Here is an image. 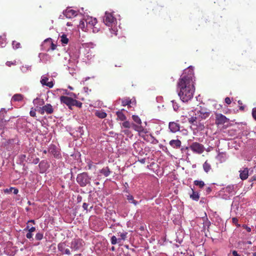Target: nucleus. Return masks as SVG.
I'll return each instance as SVG.
<instances>
[{
  "instance_id": "nucleus-24",
  "label": "nucleus",
  "mask_w": 256,
  "mask_h": 256,
  "mask_svg": "<svg viewBox=\"0 0 256 256\" xmlns=\"http://www.w3.org/2000/svg\"><path fill=\"white\" fill-rule=\"evenodd\" d=\"M130 128H132L134 130L138 132H142L143 130V128L142 126L137 125L136 124L134 123H131Z\"/></svg>"
},
{
  "instance_id": "nucleus-7",
  "label": "nucleus",
  "mask_w": 256,
  "mask_h": 256,
  "mask_svg": "<svg viewBox=\"0 0 256 256\" xmlns=\"http://www.w3.org/2000/svg\"><path fill=\"white\" fill-rule=\"evenodd\" d=\"M37 110L41 114H44V112H46L47 114H49L53 113L54 108L50 104H47L42 107H40Z\"/></svg>"
},
{
  "instance_id": "nucleus-63",
  "label": "nucleus",
  "mask_w": 256,
  "mask_h": 256,
  "mask_svg": "<svg viewBox=\"0 0 256 256\" xmlns=\"http://www.w3.org/2000/svg\"><path fill=\"white\" fill-rule=\"evenodd\" d=\"M96 185H98V184H99V182H96Z\"/></svg>"
},
{
  "instance_id": "nucleus-29",
  "label": "nucleus",
  "mask_w": 256,
  "mask_h": 256,
  "mask_svg": "<svg viewBox=\"0 0 256 256\" xmlns=\"http://www.w3.org/2000/svg\"><path fill=\"white\" fill-rule=\"evenodd\" d=\"M50 152L54 155V158H59V154L57 153L56 148L54 146L53 148L51 147L50 149Z\"/></svg>"
},
{
  "instance_id": "nucleus-53",
  "label": "nucleus",
  "mask_w": 256,
  "mask_h": 256,
  "mask_svg": "<svg viewBox=\"0 0 256 256\" xmlns=\"http://www.w3.org/2000/svg\"><path fill=\"white\" fill-rule=\"evenodd\" d=\"M140 162L142 163V164H144L145 162V159L144 158H142V160H140Z\"/></svg>"
},
{
  "instance_id": "nucleus-19",
  "label": "nucleus",
  "mask_w": 256,
  "mask_h": 256,
  "mask_svg": "<svg viewBox=\"0 0 256 256\" xmlns=\"http://www.w3.org/2000/svg\"><path fill=\"white\" fill-rule=\"evenodd\" d=\"M24 99V96L20 94H16L13 96L12 100L13 102H20Z\"/></svg>"
},
{
  "instance_id": "nucleus-47",
  "label": "nucleus",
  "mask_w": 256,
  "mask_h": 256,
  "mask_svg": "<svg viewBox=\"0 0 256 256\" xmlns=\"http://www.w3.org/2000/svg\"><path fill=\"white\" fill-rule=\"evenodd\" d=\"M242 227L245 228L248 232H251V228L249 226H248L246 225H243Z\"/></svg>"
},
{
  "instance_id": "nucleus-39",
  "label": "nucleus",
  "mask_w": 256,
  "mask_h": 256,
  "mask_svg": "<svg viewBox=\"0 0 256 256\" xmlns=\"http://www.w3.org/2000/svg\"><path fill=\"white\" fill-rule=\"evenodd\" d=\"M36 109H34L33 108H32L30 112V114L31 116H32V117H35L36 116Z\"/></svg>"
},
{
  "instance_id": "nucleus-42",
  "label": "nucleus",
  "mask_w": 256,
  "mask_h": 256,
  "mask_svg": "<svg viewBox=\"0 0 256 256\" xmlns=\"http://www.w3.org/2000/svg\"><path fill=\"white\" fill-rule=\"evenodd\" d=\"M36 102H38L40 105L43 104H44V101L42 100H40L39 98H36L34 100V103H36Z\"/></svg>"
},
{
  "instance_id": "nucleus-45",
  "label": "nucleus",
  "mask_w": 256,
  "mask_h": 256,
  "mask_svg": "<svg viewBox=\"0 0 256 256\" xmlns=\"http://www.w3.org/2000/svg\"><path fill=\"white\" fill-rule=\"evenodd\" d=\"M225 102L226 104H231L232 102V101H231V100L230 99V98L228 97H226V98H225Z\"/></svg>"
},
{
  "instance_id": "nucleus-52",
  "label": "nucleus",
  "mask_w": 256,
  "mask_h": 256,
  "mask_svg": "<svg viewBox=\"0 0 256 256\" xmlns=\"http://www.w3.org/2000/svg\"><path fill=\"white\" fill-rule=\"evenodd\" d=\"M84 22L80 21V26L81 28H82L84 26Z\"/></svg>"
},
{
  "instance_id": "nucleus-37",
  "label": "nucleus",
  "mask_w": 256,
  "mask_h": 256,
  "mask_svg": "<svg viewBox=\"0 0 256 256\" xmlns=\"http://www.w3.org/2000/svg\"><path fill=\"white\" fill-rule=\"evenodd\" d=\"M43 234L42 233H37L36 236V239L38 240H40L42 239L43 238Z\"/></svg>"
},
{
  "instance_id": "nucleus-18",
  "label": "nucleus",
  "mask_w": 256,
  "mask_h": 256,
  "mask_svg": "<svg viewBox=\"0 0 256 256\" xmlns=\"http://www.w3.org/2000/svg\"><path fill=\"white\" fill-rule=\"evenodd\" d=\"M99 172L104 176L107 177L110 176L111 173V171L108 166H106L100 170H99Z\"/></svg>"
},
{
  "instance_id": "nucleus-58",
  "label": "nucleus",
  "mask_w": 256,
  "mask_h": 256,
  "mask_svg": "<svg viewBox=\"0 0 256 256\" xmlns=\"http://www.w3.org/2000/svg\"><path fill=\"white\" fill-rule=\"evenodd\" d=\"M111 250L112 251H114L115 250V248L114 246H112V248H111Z\"/></svg>"
},
{
  "instance_id": "nucleus-49",
  "label": "nucleus",
  "mask_w": 256,
  "mask_h": 256,
  "mask_svg": "<svg viewBox=\"0 0 256 256\" xmlns=\"http://www.w3.org/2000/svg\"><path fill=\"white\" fill-rule=\"evenodd\" d=\"M232 221L233 223L236 224L238 223V220L236 218H232Z\"/></svg>"
},
{
  "instance_id": "nucleus-61",
  "label": "nucleus",
  "mask_w": 256,
  "mask_h": 256,
  "mask_svg": "<svg viewBox=\"0 0 256 256\" xmlns=\"http://www.w3.org/2000/svg\"><path fill=\"white\" fill-rule=\"evenodd\" d=\"M248 244H252V242H250V241H248Z\"/></svg>"
},
{
  "instance_id": "nucleus-22",
  "label": "nucleus",
  "mask_w": 256,
  "mask_h": 256,
  "mask_svg": "<svg viewBox=\"0 0 256 256\" xmlns=\"http://www.w3.org/2000/svg\"><path fill=\"white\" fill-rule=\"evenodd\" d=\"M202 166H203L204 171L206 173L210 171V170L212 169L211 165H210V163L208 162L207 160L204 162Z\"/></svg>"
},
{
  "instance_id": "nucleus-14",
  "label": "nucleus",
  "mask_w": 256,
  "mask_h": 256,
  "mask_svg": "<svg viewBox=\"0 0 256 256\" xmlns=\"http://www.w3.org/2000/svg\"><path fill=\"white\" fill-rule=\"evenodd\" d=\"M169 144L172 148L175 149H179L182 146V142L178 139L170 140Z\"/></svg>"
},
{
  "instance_id": "nucleus-34",
  "label": "nucleus",
  "mask_w": 256,
  "mask_h": 256,
  "mask_svg": "<svg viewBox=\"0 0 256 256\" xmlns=\"http://www.w3.org/2000/svg\"><path fill=\"white\" fill-rule=\"evenodd\" d=\"M72 106H76L78 108H81L82 107V104L80 101H78L75 99L74 100Z\"/></svg>"
},
{
  "instance_id": "nucleus-40",
  "label": "nucleus",
  "mask_w": 256,
  "mask_h": 256,
  "mask_svg": "<svg viewBox=\"0 0 256 256\" xmlns=\"http://www.w3.org/2000/svg\"><path fill=\"white\" fill-rule=\"evenodd\" d=\"M28 230V231L30 232H32L36 230V228L35 227H32L30 228V226H27L26 228L24 229L25 230Z\"/></svg>"
},
{
  "instance_id": "nucleus-11",
  "label": "nucleus",
  "mask_w": 256,
  "mask_h": 256,
  "mask_svg": "<svg viewBox=\"0 0 256 256\" xmlns=\"http://www.w3.org/2000/svg\"><path fill=\"white\" fill-rule=\"evenodd\" d=\"M86 22L88 24H89L90 26H93V32H96L98 31V29L94 27L95 25L97 24V20L96 18H88L86 20Z\"/></svg>"
},
{
  "instance_id": "nucleus-43",
  "label": "nucleus",
  "mask_w": 256,
  "mask_h": 256,
  "mask_svg": "<svg viewBox=\"0 0 256 256\" xmlns=\"http://www.w3.org/2000/svg\"><path fill=\"white\" fill-rule=\"evenodd\" d=\"M14 189V188L11 187L10 188H6L4 190V193H10L12 192V190Z\"/></svg>"
},
{
  "instance_id": "nucleus-48",
  "label": "nucleus",
  "mask_w": 256,
  "mask_h": 256,
  "mask_svg": "<svg viewBox=\"0 0 256 256\" xmlns=\"http://www.w3.org/2000/svg\"><path fill=\"white\" fill-rule=\"evenodd\" d=\"M82 208L84 210H86L87 211L88 208V204L86 202H84L82 204Z\"/></svg>"
},
{
  "instance_id": "nucleus-51",
  "label": "nucleus",
  "mask_w": 256,
  "mask_h": 256,
  "mask_svg": "<svg viewBox=\"0 0 256 256\" xmlns=\"http://www.w3.org/2000/svg\"><path fill=\"white\" fill-rule=\"evenodd\" d=\"M12 190H14L13 192H14V194H18V189L14 188V189Z\"/></svg>"
},
{
  "instance_id": "nucleus-20",
  "label": "nucleus",
  "mask_w": 256,
  "mask_h": 256,
  "mask_svg": "<svg viewBox=\"0 0 256 256\" xmlns=\"http://www.w3.org/2000/svg\"><path fill=\"white\" fill-rule=\"evenodd\" d=\"M44 42V44H49L50 46V49L52 50H54L57 46L56 44H54L52 42V40L50 38H48L45 40Z\"/></svg>"
},
{
  "instance_id": "nucleus-38",
  "label": "nucleus",
  "mask_w": 256,
  "mask_h": 256,
  "mask_svg": "<svg viewBox=\"0 0 256 256\" xmlns=\"http://www.w3.org/2000/svg\"><path fill=\"white\" fill-rule=\"evenodd\" d=\"M6 64L8 66H12L16 65V60H14V62L8 61Z\"/></svg>"
},
{
  "instance_id": "nucleus-9",
  "label": "nucleus",
  "mask_w": 256,
  "mask_h": 256,
  "mask_svg": "<svg viewBox=\"0 0 256 256\" xmlns=\"http://www.w3.org/2000/svg\"><path fill=\"white\" fill-rule=\"evenodd\" d=\"M74 100V98L67 96H62L60 97V101L61 103L66 104L70 110H72Z\"/></svg>"
},
{
  "instance_id": "nucleus-32",
  "label": "nucleus",
  "mask_w": 256,
  "mask_h": 256,
  "mask_svg": "<svg viewBox=\"0 0 256 256\" xmlns=\"http://www.w3.org/2000/svg\"><path fill=\"white\" fill-rule=\"evenodd\" d=\"M131 102V100L129 98L124 99L122 101V106H130Z\"/></svg>"
},
{
  "instance_id": "nucleus-59",
  "label": "nucleus",
  "mask_w": 256,
  "mask_h": 256,
  "mask_svg": "<svg viewBox=\"0 0 256 256\" xmlns=\"http://www.w3.org/2000/svg\"><path fill=\"white\" fill-rule=\"evenodd\" d=\"M138 144L134 143V148H136V146H138Z\"/></svg>"
},
{
  "instance_id": "nucleus-26",
  "label": "nucleus",
  "mask_w": 256,
  "mask_h": 256,
  "mask_svg": "<svg viewBox=\"0 0 256 256\" xmlns=\"http://www.w3.org/2000/svg\"><path fill=\"white\" fill-rule=\"evenodd\" d=\"M95 114L98 118H105L107 116V114L105 112L102 111H97L96 112Z\"/></svg>"
},
{
  "instance_id": "nucleus-31",
  "label": "nucleus",
  "mask_w": 256,
  "mask_h": 256,
  "mask_svg": "<svg viewBox=\"0 0 256 256\" xmlns=\"http://www.w3.org/2000/svg\"><path fill=\"white\" fill-rule=\"evenodd\" d=\"M194 185L198 186L200 188H202L205 185L204 182L202 180H196L194 181Z\"/></svg>"
},
{
  "instance_id": "nucleus-8",
  "label": "nucleus",
  "mask_w": 256,
  "mask_h": 256,
  "mask_svg": "<svg viewBox=\"0 0 256 256\" xmlns=\"http://www.w3.org/2000/svg\"><path fill=\"white\" fill-rule=\"evenodd\" d=\"M84 242L80 238L74 239L71 242V248L74 250L81 248L84 246Z\"/></svg>"
},
{
  "instance_id": "nucleus-25",
  "label": "nucleus",
  "mask_w": 256,
  "mask_h": 256,
  "mask_svg": "<svg viewBox=\"0 0 256 256\" xmlns=\"http://www.w3.org/2000/svg\"><path fill=\"white\" fill-rule=\"evenodd\" d=\"M226 154L223 152H220L216 156V158L219 160V162L222 163L224 162L226 160Z\"/></svg>"
},
{
  "instance_id": "nucleus-57",
  "label": "nucleus",
  "mask_w": 256,
  "mask_h": 256,
  "mask_svg": "<svg viewBox=\"0 0 256 256\" xmlns=\"http://www.w3.org/2000/svg\"><path fill=\"white\" fill-rule=\"evenodd\" d=\"M238 104L240 105L242 104V102L241 100H238Z\"/></svg>"
},
{
  "instance_id": "nucleus-50",
  "label": "nucleus",
  "mask_w": 256,
  "mask_h": 256,
  "mask_svg": "<svg viewBox=\"0 0 256 256\" xmlns=\"http://www.w3.org/2000/svg\"><path fill=\"white\" fill-rule=\"evenodd\" d=\"M232 254L234 256H240L238 254L236 250H233Z\"/></svg>"
},
{
  "instance_id": "nucleus-1",
  "label": "nucleus",
  "mask_w": 256,
  "mask_h": 256,
  "mask_svg": "<svg viewBox=\"0 0 256 256\" xmlns=\"http://www.w3.org/2000/svg\"><path fill=\"white\" fill-rule=\"evenodd\" d=\"M194 70L188 68L186 69L178 82L179 90L178 94L183 102L191 100L195 91L194 82L195 80Z\"/></svg>"
},
{
  "instance_id": "nucleus-27",
  "label": "nucleus",
  "mask_w": 256,
  "mask_h": 256,
  "mask_svg": "<svg viewBox=\"0 0 256 256\" xmlns=\"http://www.w3.org/2000/svg\"><path fill=\"white\" fill-rule=\"evenodd\" d=\"M132 118L137 125L142 126V120L138 116L133 115Z\"/></svg>"
},
{
  "instance_id": "nucleus-5",
  "label": "nucleus",
  "mask_w": 256,
  "mask_h": 256,
  "mask_svg": "<svg viewBox=\"0 0 256 256\" xmlns=\"http://www.w3.org/2000/svg\"><path fill=\"white\" fill-rule=\"evenodd\" d=\"M190 150L194 153L201 154L204 151V146L198 142H192L190 146Z\"/></svg>"
},
{
  "instance_id": "nucleus-35",
  "label": "nucleus",
  "mask_w": 256,
  "mask_h": 256,
  "mask_svg": "<svg viewBox=\"0 0 256 256\" xmlns=\"http://www.w3.org/2000/svg\"><path fill=\"white\" fill-rule=\"evenodd\" d=\"M122 126L125 128H130L131 127V123L128 121H125L122 122Z\"/></svg>"
},
{
  "instance_id": "nucleus-3",
  "label": "nucleus",
  "mask_w": 256,
  "mask_h": 256,
  "mask_svg": "<svg viewBox=\"0 0 256 256\" xmlns=\"http://www.w3.org/2000/svg\"><path fill=\"white\" fill-rule=\"evenodd\" d=\"M91 178L86 172H82L78 175L76 181L80 186L84 187L90 184Z\"/></svg>"
},
{
  "instance_id": "nucleus-56",
  "label": "nucleus",
  "mask_w": 256,
  "mask_h": 256,
  "mask_svg": "<svg viewBox=\"0 0 256 256\" xmlns=\"http://www.w3.org/2000/svg\"><path fill=\"white\" fill-rule=\"evenodd\" d=\"M211 190H212L210 188L208 187L207 188L206 191L208 192H211Z\"/></svg>"
},
{
  "instance_id": "nucleus-12",
  "label": "nucleus",
  "mask_w": 256,
  "mask_h": 256,
  "mask_svg": "<svg viewBox=\"0 0 256 256\" xmlns=\"http://www.w3.org/2000/svg\"><path fill=\"white\" fill-rule=\"evenodd\" d=\"M66 244L64 242H61L58 244V248L59 251L62 254H65L68 255L70 254V252L68 248H66Z\"/></svg>"
},
{
  "instance_id": "nucleus-4",
  "label": "nucleus",
  "mask_w": 256,
  "mask_h": 256,
  "mask_svg": "<svg viewBox=\"0 0 256 256\" xmlns=\"http://www.w3.org/2000/svg\"><path fill=\"white\" fill-rule=\"evenodd\" d=\"M116 22V19L110 12H106L104 18V22L106 25L108 26H112L113 24Z\"/></svg>"
},
{
  "instance_id": "nucleus-41",
  "label": "nucleus",
  "mask_w": 256,
  "mask_h": 256,
  "mask_svg": "<svg viewBox=\"0 0 256 256\" xmlns=\"http://www.w3.org/2000/svg\"><path fill=\"white\" fill-rule=\"evenodd\" d=\"M127 234H128V232H126L121 234H120V236L121 238L120 239H121V240H124L126 238Z\"/></svg>"
},
{
  "instance_id": "nucleus-60",
  "label": "nucleus",
  "mask_w": 256,
  "mask_h": 256,
  "mask_svg": "<svg viewBox=\"0 0 256 256\" xmlns=\"http://www.w3.org/2000/svg\"><path fill=\"white\" fill-rule=\"evenodd\" d=\"M253 256H256V252H254L252 254Z\"/></svg>"
},
{
  "instance_id": "nucleus-21",
  "label": "nucleus",
  "mask_w": 256,
  "mask_h": 256,
  "mask_svg": "<svg viewBox=\"0 0 256 256\" xmlns=\"http://www.w3.org/2000/svg\"><path fill=\"white\" fill-rule=\"evenodd\" d=\"M124 110V109H122L121 110L118 111L116 112L118 119L121 121H124L126 120V116L122 112V110Z\"/></svg>"
},
{
  "instance_id": "nucleus-46",
  "label": "nucleus",
  "mask_w": 256,
  "mask_h": 256,
  "mask_svg": "<svg viewBox=\"0 0 256 256\" xmlns=\"http://www.w3.org/2000/svg\"><path fill=\"white\" fill-rule=\"evenodd\" d=\"M26 237L28 239H30L31 238H32V233L28 232L26 234Z\"/></svg>"
},
{
  "instance_id": "nucleus-33",
  "label": "nucleus",
  "mask_w": 256,
  "mask_h": 256,
  "mask_svg": "<svg viewBox=\"0 0 256 256\" xmlns=\"http://www.w3.org/2000/svg\"><path fill=\"white\" fill-rule=\"evenodd\" d=\"M121 242V239H118L116 238V236H114L111 238V244H116L118 242Z\"/></svg>"
},
{
  "instance_id": "nucleus-23",
  "label": "nucleus",
  "mask_w": 256,
  "mask_h": 256,
  "mask_svg": "<svg viewBox=\"0 0 256 256\" xmlns=\"http://www.w3.org/2000/svg\"><path fill=\"white\" fill-rule=\"evenodd\" d=\"M192 194H190V198L196 201H198L200 198V196L198 192H194L193 189H192Z\"/></svg>"
},
{
  "instance_id": "nucleus-17",
  "label": "nucleus",
  "mask_w": 256,
  "mask_h": 256,
  "mask_svg": "<svg viewBox=\"0 0 256 256\" xmlns=\"http://www.w3.org/2000/svg\"><path fill=\"white\" fill-rule=\"evenodd\" d=\"M6 110H1L0 112V129H2L3 128H4V126L6 124V122L8 121L9 120H7L4 118V116H2V115L4 113H6Z\"/></svg>"
},
{
  "instance_id": "nucleus-54",
  "label": "nucleus",
  "mask_w": 256,
  "mask_h": 256,
  "mask_svg": "<svg viewBox=\"0 0 256 256\" xmlns=\"http://www.w3.org/2000/svg\"><path fill=\"white\" fill-rule=\"evenodd\" d=\"M244 106H240V110H244Z\"/></svg>"
},
{
  "instance_id": "nucleus-16",
  "label": "nucleus",
  "mask_w": 256,
  "mask_h": 256,
  "mask_svg": "<svg viewBox=\"0 0 256 256\" xmlns=\"http://www.w3.org/2000/svg\"><path fill=\"white\" fill-rule=\"evenodd\" d=\"M240 177L241 180H245L248 178V169L246 168H244L242 170H240Z\"/></svg>"
},
{
  "instance_id": "nucleus-15",
  "label": "nucleus",
  "mask_w": 256,
  "mask_h": 256,
  "mask_svg": "<svg viewBox=\"0 0 256 256\" xmlns=\"http://www.w3.org/2000/svg\"><path fill=\"white\" fill-rule=\"evenodd\" d=\"M48 78L46 76H42L41 80L40 83L43 86H46L49 88H52L54 86V83L52 81L48 82Z\"/></svg>"
},
{
  "instance_id": "nucleus-6",
  "label": "nucleus",
  "mask_w": 256,
  "mask_h": 256,
  "mask_svg": "<svg viewBox=\"0 0 256 256\" xmlns=\"http://www.w3.org/2000/svg\"><path fill=\"white\" fill-rule=\"evenodd\" d=\"M215 116V124L217 126L224 124L229 121V119L222 114L216 112Z\"/></svg>"
},
{
  "instance_id": "nucleus-13",
  "label": "nucleus",
  "mask_w": 256,
  "mask_h": 256,
  "mask_svg": "<svg viewBox=\"0 0 256 256\" xmlns=\"http://www.w3.org/2000/svg\"><path fill=\"white\" fill-rule=\"evenodd\" d=\"M168 128L170 132H176L180 130V124L176 122H170L168 124Z\"/></svg>"
},
{
  "instance_id": "nucleus-62",
  "label": "nucleus",
  "mask_w": 256,
  "mask_h": 256,
  "mask_svg": "<svg viewBox=\"0 0 256 256\" xmlns=\"http://www.w3.org/2000/svg\"><path fill=\"white\" fill-rule=\"evenodd\" d=\"M44 153L46 154V150H44Z\"/></svg>"
},
{
  "instance_id": "nucleus-2",
  "label": "nucleus",
  "mask_w": 256,
  "mask_h": 256,
  "mask_svg": "<svg viewBox=\"0 0 256 256\" xmlns=\"http://www.w3.org/2000/svg\"><path fill=\"white\" fill-rule=\"evenodd\" d=\"M211 114L210 110L204 107L200 106L195 114V116L188 118V122L194 126L204 128V121L207 119Z\"/></svg>"
},
{
  "instance_id": "nucleus-28",
  "label": "nucleus",
  "mask_w": 256,
  "mask_h": 256,
  "mask_svg": "<svg viewBox=\"0 0 256 256\" xmlns=\"http://www.w3.org/2000/svg\"><path fill=\"white\" fill-rule=\"evenodd\" d=\"M60 41L63 44H67L68 42V38H67L66 36L64 34H63L60 36Z\"/></svg>"
},
{
  "instance_id": "nucleus-64",
  "label": "nucleus",
  "mask_w": 256,
  "mask_h": 256,
  "mask_svg": "<svg viewBox=\"0 0 256 256\" xmlns=\"http://www.w3.org/2000/svg\"><path fill=\"white\" fill-rule=\"evenodd\" d=\"M126 256H130L128 254Z\"/></svg>"
},
{
  "instance_id": "nucleus-44",
  "label": "nucleus",
  "mask_w": 256,
  "mask_h": 256,
  "mask_svg": "<svg viewBox=\"0 0 256 256\" xmlns=\"http://www.w3.org/2000/svg\"><path fill=\"white\" fill-rule=\"evenodd\" d=\"M252 115L255 120H256V108L252 110Z\"/></svg>"
},
{
  "instance_id": "nucleus-10",
  "label": "nucleus",
  "mask_w": 256,
  "mask_h": 256,
  "mask_svg": "<svg viewBox=\"0 0 256 256\" xmlns=\"http://www.w3.org/2000/svg\"><path fill=\"white\" fill-rule=\"evenodd\" d=\"M64 16L68 18H71L78 14V12L74 10L67 8L64 12Z\"/></svg>"
},
{
  "instance_id": "nucleus-36",
  "label": "nucleus",
  "mask_w": 256,
  "mask_h": 256,
  "mask_svg": "<svg viewBox=\"0 0 256 256\" xmlns=\"http://www.w3.org/2000/svg\"><path fill=\"white\" fill-rule=\"evenodd\" d=\"M12 46L14 48L17 49L20 47V42L14 40L12 42Z\"/></svg>"
},
{
  "instance_id": "nucleus-30",
  "label": "nucleus",
  "mask_w": 256,
  "mask_h": 256,
  "mask_svg": "<svg viewBox=\"0 0 256 256\" xmlns=\"http://www.w3.org/2000/svg\"><path fill=\"white\" fill-rule=\"evenodd\" d=\"M127 200L133 204L135 206H136L138 203V202L134 199L132 195H128L127 196Z\"/></svg>"
},
{
  "instance_id": "nucleus-55",
  "label": "nucleus",
  "mask_w": 256,
  "mask_h": 256,
  "mask_svg": "<svg viewBox=\"0 0 256 256\" xmlns=\"http://www.w3.org/2000/svg\"><path fill=\"white\" fill-rule=\"evenodd\" d=\"M29 222H32L34 224H35V222H34V220H28V223H29Z\"/></svg>"
}]
</instances>
